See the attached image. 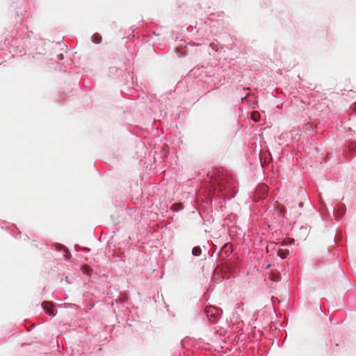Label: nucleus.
Masks as SVG:
<instances>
[{"label":"nucleus","instance_id":"8","mask_svg":"<svg viewBox=\"0 0 356 356\" xmlns=\"http://www.w3.org/2000/svg\"><path fill=\"white\" fill-rule=\"evenodd\" d=\"M277 255L281 257L282 259H284L286 258V252H285L284 250H278L277 252Z\"/></svg>","mask_w":356,"mask_h":356},{"label":"nucleus","instance_id":"2","mask_svg":"<svg viewBox=\"0 0 356 356\" xmlns=\"http://www.w3.org/2000/svg\"><path fill=\"white\" fill-rule=\"evenodd\" d=\"M267 191H268V186L265 184H261L257 188V189L255 191V193H256V195H257L259 196V198H263V197H264Z\"/></svg>","mask_w":356,"mask_h":356},{"label":"nucleus","instance_id":"3","mask_svg":"<svg viewBox=\"0 0 356 356\" xmlns=\"http://www.w3.org/2000/svg\"><path fill=\"white\" fill-rule=\"evenodd\" d=\"M52 304L49 302L44 301L42 302V306L45 312L51 316H54V310L52 309Z\"/></svg>","mask_w":356,"mask_h":356},{"label":"nucleus","instance_id":"4","mask_svg":"<svg viewBox=\"0 0 356 356\" xmlns=\"http://www.w3.org/2000/svg\"><path fill=\"white\" fill-rule=\"evenodd\" d=\"M55 247H56V249L57 250H58V251H60V250H65V256L66 257H68V255L70 254V252H69V251L67 250V249L65 248V246H64V245H61V244H56V245H55Z\"/></svg>","mask_w":356,"mask_h":356},{"label":"nucleus","instance_id":"11","mask_svg":"<svg viewBox=\"0 0 356 356\" xmlns=\"http://www.w3.org/2000/svg\"><path fill=\"white\" fill-rule=\"evenodd\" d=\"M285 212H286L285 208L284 207H282L280 209V213L284 214Z\"/></svg>","mask_w":356,"mask_h":356},{"label":"nucleus","instance_id":"10","mask_svg":"<svg viewBox=\"0 0 356 356\" xmlns=\"http://www.w3.org/2000/svg\"><path fill=\"white\" fill-rule=\"evenodd\" d=\"M181 207V204H175L173 205V207L175 208L176 209H179Z\"/></svg>","mask_w":356,"mask_h":356},{"label":"nucleus","instance_id":"1","mask_svg":"<svg viewBox=\"0 0 356 356\" xmlns=\"http://www.w3.org/2000/svg\"><path fill=\"white\" fill-rule=\"evenodd\" d=\"M205 313L210 321H216L218 318V311L214 307H209L205 310Z\"/></svg>","mask_w":356,"mask_h":356},{"label":"nucleus","instance_id":"9","mask_svg":"<svg viewBox=\"0 0 356 356\" xmlns=\"http://www.w3.org/2000/svg\"><path fill=\"white\" fill-rule=\"evenodd\" d=\"M90 268L88 266H85L83 267V273L88 274L90 273Z\"/></svg>","mask_w":356,"mask_h":356},{"label":"nucleus","instance_id":"6","mask_svg":"<svg viewBox=\"0 0 356 356\" xmlns=\"http://www.w3.org/2000/svg\"><path fill=\"white\" fill-rule=\"evenodd\" d=\"M201 252H202V250H201V248L200 247H195L193 248V250H192V254L194 255V256H200L201 254Z\"/></svg>","mask_w":356,"mask_h":356},{"label":"nucleus","instance_id":"5","mask_svg":"<svg viewBox=\"0 0 356 356\" xmlns=\"http://www.w3.org/2000/svg\"><path fill=\"white\" fill-rule=\"evenodd\" d=\"M251 119L254 122H258L260 120V113L258 111L252 112Z\"/></svg>","mask_w":356,"mask_h":356},{"label":"nucleus","instance_id":"7","mask_svg":"<svg viewBox=\"0 0 356 356\" xmlns=\"http://www.w3.org/2000/svg\"><path fill=\"white\" fill-rule=\"evenodd\" d=\"M102 40V37L99 34H95L92 37V41L95 43H99Z\"/></svg>","mask_w":356,"mask_h":356}]
</instances>
